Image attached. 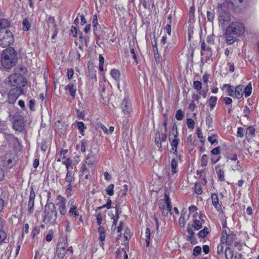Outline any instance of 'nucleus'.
<instances>
[{
	"label": "nucleus",
	"mask_w": 259,
	"mask_h": 259,
	"mask_svg": "<svg viewBox=\"0 0 259 259\" xmlns=\"http://www.w3.org/2000/svg\"><path fill=\"white\" fill-rule=\"evenodd\" d=\"M179 225L181 227H183L185 225V213L183 212H182L181 217L179 221Z\"/></svg>",
	"instance_id": "53"
},
{
	"label": "nucleus",
	"mask_w": 259,
	"mask_h": 259,
	"mask_svg": "<svg viewBox=\"0 0 259 259\" xmlns=\"http://www.w3.org/2000/svg\"><path fill=\"white\" fill-rule=\"evenodd\" d=\"M72 186L67 185V188L65 190V195L67 197H69L72 195Z\"/></svg>",
	"instance_id": "52"
},
{
	"label": "nucleus",
	"mask_w": 259,
	"mask_h": 259,
	"mask_svg": "<svg viewBox=\"0 0 259 259\" xmlns=\"http://www.w3.org/2000/svg\"><path fill=\"white\" fill-rule=\"evenodd\" d=\"M207 20L209 21H212L214 18V14L209 11H207Z\"/></svg>",
	"instance_id": "63"
},
{
	"label": "nucleus",
	"mask_w": 259,
	"mask_h": 259,
	"mask_svg": "<svg viewBox=\"0 0 259 259\" xmlns=\"http://www.w3.org/2000/svg\"><path fill=\"white\" fill-rule=\"evenodd\" d=\"M35 197V194L33 187H31L30 192L29 194V201L28 204V212L32 213L34 209V203Z\"/></svg>",
	"instance_id": "13"
},
{
	"label": "nucleus",
	"mask_w": 259,
	"mask_h": 259,
	"mask_svg": "<svg viewBox=\"0 0 259 259\" xmlns=\"http://www.w3.org/2000/svg\"><path fill=\"white\" fill-rule=\"evenodd\" d=\"M153 52L154 54V58L156 60V61H158L159 60V57L157 47L156 46L153 47Z\"/></svg>",
	"instance_id": "60"
},
{
	"label": "nucleus",
	"mask_w": 259,
	"mask_h": 259,
	"mask_svg": "<svg viewBox=\"0 0 259 259\" xmlns=\"http://www.w3.org/2000/svg\"><path fill=\"white\" fill-rule=\"evenodd\" d=\"M195 192L198 195H200L202 193L201 187L200 185L196 184L195 186Z\"/></svg>",
	"instance_id": "55"
},
{
	"label": "nucleus",
	"mask_w": 259,
	"mask_h": 259,
	"mask_svg": "<svg viewBox=\"0 0 259 259\" xmlns=\"http://www.w3.org/2000/svg\"><path fill=\"white\" fill-rule=\"evenodd\" d=\"M12 154H7L5 159H4V164L7 165L8 166L12 167L13 165L12 163Z\"/></svg>",
	"instance_id": "30"
},
{
	"label": "nucleus",
	"mask_w": 259,
	"mask_h": 259,
	"mask_svg": "<svg viewBox=\"0 0 259 259\" xmlns=\"http://www.w3.org/2000/svg\"><path fill=\"white\" fill-rule=\"evenodd\" d=\"M14 41L13 35L11 31L6 29H0V46L6 48L12 45Z\"/></svg>",
	"instance_id": "4"
},
{
	"label": "nucleus",
	"mask_w": 259,
	"mask_h": 259,
	"mask_svg": "<svg viewBox=\"0 0 259 259\" xmlns=\"http://www.w3.org/2000/svg\"><path fill=\"white\" fill-rule=\"evenodd\" d=\"M128 186L127 185H124L122 187V188L120 190V195L121 197H124L126 194V192L128 190Z\"/></svg>",
	"instance_id": "45"
},
{
	"label": "nucleus",
	"mask_w": 259,
	"mask_h": 259,
	"mask_svg": "<svg viewBox=\"0 0 259 259\" xmlns=\"http://www.w3.org/2000/svg\"><path fill=\"white\" fill-rule=\"evenodd\" d=\"M171 175L174 176L178 172V160L174 158L171 161Z\"/></svg>",
	"instance_id": "21"
},
{
	"label": "nucleus",
	"mask_w": 259,
	"mask_h": 259,
	"mask_svg": "<svg viewBox=\"0 0 259 259\" xmlns=\"http://www.w3.org/2000/svg\"><path fill=\"white\" fill-rule=\"evenodd\" d=\"M24 127V124L21 120H17L14 121L13 123V127L15 130L21 132L23 130Z\"/></svg>",
	"instance_id": "22"
},
{
	"label": "nucleus",
	"mask_w": 259,
	"mask_h": 259,
	"mask_svg": "<svg viewBox=\"0 0 259 259\" xmlns=\"http://www.w3.org/2000/svg\"><path fill=\"white\" fill-rule=\"evenodd\" d=\"M236 238L234 234H230L226 235V243L228 246L231 245Z\"/></svg>",
	"instance_id": "25"
},
{
	"label": "nucleus",
	"mask_w": 259,
	"mask_h": 259,
	"mask_svg": "<svg viewBox=\"0 0 259 259\" xmlns=\"http://www.w3.org/2000/svg\"><path fill=\"white\" fill-rule=\"evenodd\" d=\"M223 87L227 88L228 95L229 96L233 97L234 95V88L233 86L230 84H225Z\"/></svg>",
	"instance_id": "33"
},
{
	"label": "nucleus",
	"mask_w": 259,
	"mask_h": 259,
	"mask_svg": "<svg viewBox=\"0 0 259 259\" xmlns=\"http://www.w3.org/2000/svg\"><path fill=\"white\" fill-rule=\"evenodd\" d=\"M187 125L190 128L193 129L194 128L195 122L191 118H188L187 120Z\"/></svg>",
	"instance_id": "50"
},
{
	"label": "nucleus",
	"mask_w": 259,
	"mask_h": 259,
	"mask_svg": "<svg viewBox=\"0 0 259 259\" xmlns=\"http://www.w3.org/2000/svg\"><path fill=\"white\" fill-rule=\"evenodd\" d=\"M9 22L6 19H3L0 20V28L2 29H5L10 25Z\"/></svg>",
	"instance_id": "38"
},
{
	"label": "nucleus",
	"mask_w": 259,
	"mask_h": 259,
	"mask_svg": "<svg viewBox=\"0 0 259 259\" xmlns=\"http://www.w3.org/2000/svg\"><path fill=\"white\" fill-rule=\"evenodd\" d=\"M97 223L100 226L102 221V215L100 212L96 214Z\"/></svg>",
	"instance_id": "57"
},
{
	"label": "nucleus",
	"mask_w": 259,
	"mask_h": 259,
	"mask_svg": "<svg viewBox=\"0 0 259 259\" xmlns=\"http://www.w3.org/2000/svg\"><path fill=\"white\" fill-rule=\"evenodd\" d=\"M224 244L220 243L217 247V253L221 256H223L224 254Z\"/></svg>",
	"instance_id": "43"
},
{
	"label": "nucleus",
	"mask_w": 259,
	"mask_h": 259,
	"mask_svg": "<svg viewBox=\"0 0 259 259\" xmlns=\"http://www.w3.org/2000/svg\"><path fill=\"white\" fill-rule=\"evenodd\" d=\"M168 140L171 147L173 153L177 156L178 146L180 140L179 138L177 125L176 123L172 125L171 130L169 131Z\"/></svg>",
	"instance_id": "3"
},
{
	"label": "nucleus",
	"mask_w": 259,
	"mask_h": 259,
	"mask_svg": "<svg viewBox=\"0 0 259 259\" xmlns=\"http://www.w3.org/2000/svg\"><path fill=\"white\" fill-rule=\"evenodd\" d=\"M217 101V98L216 97L211 96L209 100V104L210 108L213 109L215 107Z\"/></svg>",
	"instance_id": "34"
},
{
	"label": "nucleus",
	"mask_w": 259,
	"mask_h": 259,
	"mask_svg": "<svg viewBox=\"0 0 259 259\" xmlns=\"http://www.w3.org/2000/svg\"><path fill=\"white\" fill-rule=\"evenodd\" d=\"M201 55L205 58V60H209L212 55L211 49L203 41L201 44Z\"/></svg>",
	"instance_id": "10"
},
{
	"label": "nucleus",
	"mask_w": 259,
	"mask_h": 259,
	"mask_svg": "<svg viewBox=\"0 0 259 259\" xmlns=\"http://www.w3.org/2000/svg\"><path fill=\"white\" fill-rule=\"evenodd\" d=\"M251 92L252 87L251 83H249L245 88L244 87L243 93L245 97H248L251 95Z\"/></svg>",
	"instance_id": "27"
},
{
	"label": "nucleus",
	"mask_w": 259,
	"mask_h": 259,
	"mask_svg": "<svg viewBox=\"0 0 259 259\" xmlns=\"http://www.w3.org/2000/svg\"><path fill=\"white\" fill-rule=\"evenodd\" d=\"M201 252V248L199 246L195 247L193 250V254L195 256H198Z\"/></svg>",
	"instance_id": "47"
},
{
	"label": "nucleus",
	"mask_w": 259,
	"mask_h": 259,
	"mask_svg": "<svg viewBox=\"0 0 259 259\" xmlns=\"http://www.w3.org/2000/svg\"><path fill=\"white\" fill-rule=\"evenodd\" d=\"M214 40V35L213 34L209 35L206 38V41L208 43L213 44Z\"/></svg>",
	"instance_id": "64"
},
{
	"label": "nucleus",
	"mask_w": 259,
	"mask_h": 259,
	"mask_svg": "<svg viewBox=\"0 0 259 259\" xmlns=\"http://www.w3.org/2000/svg\"><path fill=\"white\" fill-rule=\"evenodd\" d=\"M145 236H146L145 240H146V246L148 247L149 246L150 237V230L148 228H147L146 230Z\"/></svg>",
	"instance_id": "40"
},
{
	"label": "nucleus",
	"mask_w": 259,
	"mask_h": 259,
	"mask_svg": "<svg viewBox=\"0 0 259 259\" xmlns=\"http://www.w3.org/2000/svg\"><path fill=\"white\" fill-rule=\"evenodd\" d=\"M121 107L124 114L129 113L131 111V102L127 99H124L121 103Z\"/></svg>",
	"instance_id": "14"
},
{
	"label": "nucleus",
	"mask_w": 259,
	"mask_h": 259,
	"mask_svg": "<svg viewBox=\"0 0 259 259\" xmlns=\"http://www.w3.org/2000/svg\"><path fill=\"white\" fill-rule=\"evenodd\" d=\"M65 181L68 183V185L72 186L75 181V177L73 172L71 170L67 171Z\"/></svg>",
	"instance_id": "15"
},
{
	"label": "nucleus",
	"mask_w": 259,
	"mask_h": 259,
	"mask_svg": "<svg viewBox=\"0 0 259 259\" xmlns=\"http://www.w3.org/2000/svg\"><path fill=\"white\" fill-rule=\"evenodd\" d=\"M207 156L206 154H204L202 155L201 158V166L202 167L205 166L207 164Z\"/></svg>",
	"instance_id": "46"
},
{
	"label": "nucleus",
	"mask_w": 259,
	"mask_h": 259,
	"mask_svg": "<svg viewBox=\"0 0 259 259\" xmlns=\"http://www.w3.org/2000/svg\"><path fill=\"white\" fill-rule=\"evenodd\" d=\"M8 82L10 86L16 87L15 88H22L24 87L27 83L24 77L18 73L10 75L8 77Z\"/></svg>",
	"instance_id": "6"
},
{
	"label": "nucleus",
	"mask_w": 259,
	"mask_h": 259,
	"mask_svg": "<svg viewBox=\"0 0 259 259\" xmlns=\"http://www.w3.org/2000/svg\"><path fill=\"white\" fill-rule=\"evenodd\" d=\"M57 218V212L54 203H50L45 206L43 222L46 224L54 225Z\"/></svg>",
	"instance_id": "1"
},
{
	"label": "nucleus",
	"mask_w": 259,
	"mask_h": 259,
	"mask_svg": "<svg viewBox=\"0 0 259 259\" xmlns=\"http://www.w3.org/2000/svg\"><path fill=\"white\" fill-rule=\"evenodd\" d=\"M236 40V37L233 36H228L226 38V41L228 45H232Z\"/></svg>",
	"instance_id": "48"
},
{
	"label": "nucleus",
	"mask_w": 259,
	"mask_h": 259,
	"mask_svg": "<svg viewBox=\"0 0 259 259\" xmlns=\"http://www.w3.org/2000/svg\"><path fill=\"white\" fill-rule=\"evenodd\" d=\"M206 124L208 125V128L212 127V118L210 115H208L205 119Z\"/></svg>",
	"instance_id": "51"
},
{
	"label": "nucleus",
	"mask_w": 259,
	"mask_h": 259,
	"mask_svg": "<svg viewBox=\"0 0 259 259\" xmlns=\"http://www.w3.org/2000/svg\"><path fill=\"white\" fill-rule=\"evenodd\" d=\"M193 222L192 226L196 230H198L202 228V223L200 220L196 219V217L194 215L193 219Z\"/></svg>",
	"instance_id": "23"
},
{
	"label": "nucleus",
	"mask_w": 259,
	"mask_h": 259,
	"mask_svg": "<svg viewBox=\"0 0 259 259\" xmlns=\"http://www.w3.org/2000/svg\"><path fill=\"white\" fill-rule=\"evenodd\" d=\"M245 28L242 23L239 22L232 23L226 29L227 34H234L237 36L244 33Z\"/></svg>",
	"instance_id": "5"
},
{
	"label": "nucleus",
	"mask_w": 259,
	"mask_h": 259,
	"mask_svg": "<svg viewBox=\"0 0 259 259\" xmlns=\"http://www.w3.org/2000/svg\"><path fill=\"white\" fill-rule=\"evenodd\" d=\"M22 25L23 27V29L25 31H28L31 26L27 18H25L23 20Z\"/></svg>",
	"instance_id": "39"
},
{
	"label": "nucleus",
	"mask_w": 259,
	"mask_h": 259,
	"mask_svg": "<svg viewBox=\"0 0 259 259\" xmlns=\"http://www.w3.org/2000/svg\"><path fill=\"white\" fill-rule=\"evenodd\" d=\"M244 85L239 84L237 85L234 89V96L237 99H240L243 97Z\"/></svg>",
	"instance_id": "16"
},
{
	"label": "nucleus",
	"mask_w": 259,
	"mask_h": 259,
	"mask_svg": "<svg viewBox=\"0 0 259 259\" xmlns=\"http://www.w3.org/2000/svg\"><path fill=\"white\" fill-rule=\"evenodd\" d=\"M62 164L65 165L67 171L70 170V168H73V166L72 165V160L69 158H68L65 160L62 161Z\"/></svg>",
	"instance_id": "31"
},
{
	"label": "nucleus",
	"mask_w": 259,
	"mask_h": 259,
	"mask_svg": "<svg viewBox=\"0 0 259 259\" xmlns=\"http://www.w3.org/2000/svg\"><path fill=\"white\" fill-rule=\"evenodd\" d=\"M194 88L197 91H200L202 88V83L199 81H194L193 82Z\"/></svg>",
	"instance_id": "49"
},
{
	"label": "nucleus",
	"mask_w": 259,
	"mask_h": 259,
	"mask_svg": "<svg viewBox=\"0 0 259 259\" xmlns=\"http://www.w3.org/2000/svg\"><path fill=\"white\" fill-rule=\"evenodd\" d=\"M217 138H218V135L217 134H213L211 136H208L207 140L211 144H213L214 143L217 144L218 143V140L217 139Z\"/></svg>",
	"instance_id": "35"
},
{
	"label": "nucleus",
	"mask_w": 259,
	"mask_h": 259,
	"mask_svg": "<svg viewBox=\"0 0 259 259\" xmlns=\"http://www.w3.org/2000/svg\"><path fill=\"white\" fill-rule=\"evenodd\" d=\"M7 236L5 231H0V245L4 241Z\"/></svg>",
	"instance_id": "56"
},
{
	"label": "nucleus",
	"mask_w": 259,
	"mask_h": 259,
	"mask_svg": "<svg viewBox=\"0 0 259 259\" xmlns=\"http://www.w3.org/2000/svg\"><path fill=\"white\" fill-rule=\"evenodd\" d=\"M209 233V229L207 227H205L204 229L201 230L198 233V236L200 238H204Z\"/></svg>",
	"instance_id": "36"
},
{
	"label": "nucleus",
	"mask_w": 259,
	"mask_h": 259,
	"mask_svg": "<svg viewBox=\"0 0 259 259\" xmlns=\"http://www.w3.org/2000/svg\"><path fill=\"white\" fill-rule=\"evenodd\" d=\"M230 20V16L227 12L219 11V22L220 26L225 27Z\"/></svg>",
	"instance_id": "11"
},
{
	"label": "nucleus",
	"mask_w": 259,
	"mask_h": 259,
	"mask_svg": "<svg viewBox=\"0 0 259 259\" xmlns=\"http://www.w3.org/2000/svg\"><path fill=\"white\" fill-rule=\"evenodd\" d=\"M81 173L80 175V177H83L84 175L89 174V170L87 168L85 163H82L81 167Z\"/></svg>",
	"instance_id": "44"
},
{
	"label": "nucleus",
	"mask_w": 259,
	"mask_h": 259,
	"mask_svg": "<svg viewBox=\"0 0 259 259\" xmlns=\"http://www.w3.org/2000/svg\"><path fill=\"white\" fill-rule=\"evenodd\" d=\"M187 232L189 234V236H188V240L190 241L191 243H194L193 241V239H194V232L193 231V229L189 226V224L188 225L187 228Z\"/></svg>",
	"instance_id": "32"
},
{
	"label": "nucleus",
	"mask_w": 259,
	"mask_h": 259,
	"mask_svg": "<svg viewBox=\"0 0 259 259\" xmlns=\"http://www.w3.org/2000/svg\"><path fill=\"white\" fill-rule=\"evenodd\" d=\"M110 74L113 78L116 81H119L120 76V72L117 69H112L110 72Z\"/></svg>",
	"instance_id": "26"
},
{
	"label": "nucleus",
	"mask_w": 259,
	"mask_h": 259,
	"mask_svg": "<svg viewBox=\"0 0 259 259\" xmlns=\"http://www.w3.org/2000/svg\"><path fill=\"white\" fill-rule=\"evenodd\" d=\"M74 74V71L72 69H67V77L69 79H71Z\"/></svg>",
	"instance_id": "62"
},
{
	"label": "nucleus",
	"mask_w": 259,
	"mask_h": 259,
	"mask_svg": "<svg viewBox=\"0 0 259 259\" xmlns=\"http://www.w3.org/2000/svg\"><path fill=\"white\" fill-rule=\"evenodd\" d=\"M158 205L159 208L162 211L164 216H167L169 212L171 213V205L169 196L168 194H164V199H160L159 201Z\"/></svg>",
	"instance_id": "7"
},
{
	"label": "nucleus",
	"mask_w": 259,
	"mask_h": 259,
	"mask_svg": "<svg viewBox=\"0 0 259 259\" xmlns=\"http://www.w3.org/2000/svg\"><path fill=\"white\" fill-rule=\"evenodd\" d=\"M250 111L249 108L246 106H245L243 110L244 116L248 118L250 114Z\"/></svg>",
	"instance_id": "59"
},
{
	"label": "nucleus",
	"mask_w": 259,
	"mask_h": 259,
	"mask_svg": "<svg viewBox=\"0 0 259 259\" xmlns=\"http://www.w3.org/2000/svg\"><path fill=\"white\" fill-rule=\"evenodd\" d=\"M56 253L60 258H63L66 253L65 247L63 244H58L56 249Z\"/></svg>",
	"instance_id": "17"
},
{
	"label": "nucleus",
	"mask_w": 259,
	"mask_h": 259,
	"mask_svg": "<svg viewBox=\"0 0 259 259\" xmlns=\"http://www.w3.org/2000/svg\"><path fill=\"white\" fill-rule=\"evenodd\" d=\"M69 214L71 217L75 218L79 216V213L77 210V206L76 204L72 203L71 206L69 210Z\"/></svg>",
	"instance_id": "20"
},
{
	"label": "nucleus",
	"mask_w": 259,
	"mask_h": 259,
	"mask_svg": "<svg viewBox=\"0 0 259 259\" xmlns=\"http://www.w3.org/2000/svg\"><path fill=\"white\" fill-rule=\"evenodd\" d=\"M111 202H112V201H111V199H108L107 202L105 204H104L103 205H102L101 206L97 207L96 211H98L104 207H106L107 209L110 208L111 207Z\"/></svg>",
	"instance_id": "41"
},
{
	"label": "nucleus",
	"mask_w": 259,
	"mask_h": 259,
	"mask_svg": "<svg viewBox=\"0 0 259 259\" xmlns=\"http://www.w3.org/2000/svg\"><path fill=\"white\" fill-rule=\"evenodd\" d=\"M16 56L14 49L12 48L4 51L2 57V64L5 68L9 69L15 65Z\"/></svg>",
	"instance_id": "2"
},
{
	"label": "nucleus",
	"mask_w": 259,
	"mask_h": 259,
	"mask_svg": "<svg viewBox=\"0 0 259 259\" xmlns=\"http://www.w3.org/2000/svg\"><path fill=\"white\" fill-rule=\"evenodd\" d=\"M184 117V113L181 109L178 110L176 114V118L178 120H182Z\"/></svg>",
	"instance_id": "42"
},
{
	"label": "nucleus",
	"mask_w": 259,
	"mask_h": 259,
	"mask_svg": "<svg viewBox=\"0 0 259 259\" xmlns=\"http://www.w3.org/2000/svg\"><path fill=\"white\" fill-rule=\"evenodd\" d=\"M211 200L212 204L215 207V208L218 211L221 210L222 207L221 205L219 203V198L218 195L217 194L213 193L211 194Z\"/></svg>",
	"instance_id": "18"
},
{
	"label": "nucleus",
	"mask_w": 259,
	"mask_h": 259,
	"mask_svg": "<svg viewBox=\"0 0 259 259\" xmlns=\"http://www.w3.org/2000/svg\"><path fill=\"white\" fill-rule=\"evenodd\" d=\"M215 170L219 180L221 182L225 181L224 171L219 166H215Z\"/></svg>",
	"instance_id": "24"
},
{
	"label": "nucleus",
	"mask_w": 259,
	"mask_h": 259,
	"mask_svg": "<svg viewBox=\"0 0 259 259\" xmlns=\"http://www.w3.org/2000/svg\"><path fill=\"white\" fill-rule=\"evenodd\" d=\"M237 135L240 138H243L244 136V129L242 127H239L237 129Z\"/></svg>",
	"instance_id": "61"
},
{
	"label": "nucleus",
	"mask_w": 259,
	"mask_h": 259,
	"mask_svg": "<svg viewBox=\"0 0 259 259\" xmlns=\"http://www.w3.org/2000/svg\"><path fill=\"white\" fill-rule=\"evenodd\" d=\"M246 134H248L250 136H253L255 135V129L252 126H249L246 130Z\"/></svg>",
	"instance_id": "54"
},
{
	"label": "nucleus",
	"mask_w": 259,
	"mask_h": 259,
	"mask_svg": "<svg viewBox=\"0 0 259 259\" xmlns=\"http://www.w3.org/2000/svg\"><path fill=\"white\" fill-rule=\"evenodd\" d=\"M65 90L69 92L73 98H74L76 95V88L72 83H70L67 85L65 88Z\"/></svg>",
	"instance_id": "19"
},
{
	"label": "nucleus",
	"mask_w": 259,
	"mask_h": 259,
	"mask_svg": "<svg viewBox=\"0 0 259 259\" xmlns=\"http://www.w3.org/2000/svg\"><path fill=\"white\" fill-rule=\"evenodd\" d=\"M39 232V228L38 227H34L32 231L33 238H34Z\"/></svg>",
	"instance_id": "58"
},
{
	"label": "nucleus",
	"mask_w": 259,
	"mask_h": 259,
	"mask_svg": "<svg viewBox=\"0 0 259 259\" xmlns=\"http://www.w3.org/2000/svg\"><path fill=\"white\" fill-rule=\"evenodd\" d=\"M95 161V158L93 155H88L86 159L83 163H85V165H92Z\"/></svg>",
	"instance_id": "28"
},
{
	"label": "nucleus",
	"mask_w": 259,
	"mask_h": 259,
	"mask_svg": "<svg viewBox=\"0 0 259 259\" xmlns=\"http://www.w3.org/2000/svg\"><path fill=\"white\" fill-rule=\"evenodd\" d=\"M226 259H232L234 255V251L231 249L229 246L226 248L224 252Z\"/></svg>",
	"instance_id": "29"
},
{
	"label": "nucleus",
	"mask_w": 259,
	"mask_h": 259,
	"mask_svg": "<svg viewBox=\"0 0 259 259\" xmlns=\"http://www.w3.org/2000/svg\"><path fill=\"white\" fill-rule=\"evenodd\" d=\"M167 135L166 133L160 134L159 131H157L155 134V142L157 147L160 149L162 147L161 143L166 140Z\"/></svg>",
	"instance_id": "12"
},
{
	"label": "nucleus",
	"mask_w": 259,
	"mask_h": 259,
	"mask_svg": "<svg viewBox=\"0 0 259 259\" xmlns=\"http://www.w3.org/2000/svg\"><path fill=\"white\" fill-rule=\"evenodd\" d=\"M24 93V90L22 88L17 87L11 89L8 94L7 101L10 104L14 103L18 97Z\"/></svg>",
	"instance_id": "8"
},
{
	"label": "nucleus",
	"mask_w": 259,
	"mask_h": 259,
	"mask_svg": "<svg viewBox=\"0 0 259 259\" xmlns=\"http://www.w3.org/2000/svg\"><path fill=\"white\" fill-rule=\"evenodd\" d=\"M114 185L111 184L106 188L105 191L108 195L112 196L114 194Z\"/></svg>",
	"instance_id": "37"
},
{
	"label": "nucleus",
	"mask_w": 259,
	"mask_h": 259,
	"mask_svg": "<svg viewBox=\"0 0 259 259\" xmlns=\"http://www.w3.org/2000/svg\"><path fill=\"white\" fill-rule=\"evenodd\" d=\"M57 205L59 207V212L61 215H64L67 212L66 200L65 197L59 195L57 196Z\"/></svg>",
	"instance_id": "9"
}]
</instances>
